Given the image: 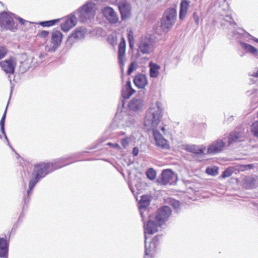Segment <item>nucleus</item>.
Instances as JSON below:
<instances>
[{"label":"nucleus","instance_id":"obj_1","mask_svg":"<svg viewBox=\"0 0 258 258\" xmlns=\"http://www.w3.org/2000/svg\"><path fill=\"white\" fill-rule=\"evenodd\" d=\"M70 158V157H62L51 163L42 162L35 165L32 174V177L29 184L28 196L30 195L31 190L40 179L45 177L49 172L69 164L70 163L67 161Z\"/></svg>","mask_w":258,"mask_h":258},{"label":"nucleus","instance_id":"obj_2","mask_svg":"<svg viewBox=\"0 0 258 258\" xmlns=\"http://www.w3.org/2000/svg\"><path fill=\"white\" fill-rule=\"evenodd\" d=\"M162 104L160 101L152 104L147 110L144 120V126L148 130H155L162 117Z\"/></svg>","mask_w":258,"mask_h":258},{"label":"nucleus","instance_id":"obj_3","mask_svg":"<svg viewBox=\"0 0 258 258\" xmlns=\"http://www.w3.org/2000/svg\"><path fill=\"white\" fill-rule=\"evenodd\" d=\"M63 37L62 34L58 30H54L52 32L50 43L48 44L42 45L40 47L41 52L36 55L39 60L36 62L39 64L42 62L47 55L48 53L54 52L60 46Z\"/></svg>","mask_w":258,"mask_h":258},{"label":"nucleus","instance_id":"obj_4","mask_svg":"<svg viewBox=\"0 0 258 258\" xmlns=\"http://www.w3.org/2000/svg\"><path fill=\"white\" fill-rule=\"evenodd\" d=\"M97 10L96 4L92 1H88L76 11L81 22L85 23L93 20Z\"/></svg>","mask_w":258,"mask_h":258},{"label":"nucleus","instance_id":"obj_5","mask_svg":"<svg viewBox=\"0 0 258 258\" xmlns=\"http://www.w3.org/2000/svg\"><path fill=\"white\" fill-rule=\"evenodd\" d=\"M177 17L176 11L174 8L167 9L161 20V28L164 31H168L174 25Z\"/></svg>","mask_w":258,"mask_h":258},{"label":"nucleus","instance_id":"obj_6","mask_svg":"<svg viewBox=\"0 0 258 258\" xmlns=\"http://www.w3.org/2000/svg\"><path fill=\"white\" fill-rule=\"evenodd\" d=\"M138 51L142 54H150L154 49V40L150 35L142 37L138 43Z\"/></svg>","mask_w":258,"mask_h":258},{"label":"nucleus","instance_id":"obj_7","mask_svg":"<svg viewBox=\"0 0 258 258\" xmlns=\"http://www.w3.org/2000/svg\"><path fill=\"white\" fill-rule=\"evenodd\" d=\"M171 210L168 206H164L160 208L155 216V222L159 226H162L166 222L171 215Z\"/></svg>","mask_w":258,"mask_h":258},{"label":"nucleus","instance_id":"obj_8","mask_svg":"<svg viewBox=\"0 0 258 258\" xmlns=\"http://www.w3.org/2000/svg\"><path fill=\"white\" fill-rule=\"evenodd\" d=\"M86 34V29L83 27H78L74 30L72 34L69 37L66 42V45L71 48L74 43L83 39Z\"/></svg>","mask_w":258,"mask_h":258},{"label":"nucleus","instance_id":"obj_9","mask_svg":"<svg viewBox=\"0 0 258 258\" xmlns=\"http://www.w3.org/2000/svg\"><path fill=\"white\" fill-rule=\"evenodd\" d=\"M17 64L16 59L13 57L0 62V66L7 74H13Z\"/></svg>","mask_w":258,"mask_h":258},{"label":"nucleus","instance_id":"obj_10","mask_svg":"<svg viewBox=\"0 0 258 258\" xmlns=\"http://www.w3.org/2000/svg\"><path fill=\"white\" fill-rule=\"evenodd\" d=\"M103 16L111 24L119 22V16L116 12L110 7H105L102 10Z\"/></svg>","mask_w":258,"mask_h":258},{"label":"nucleus","instance_id":"obj_11","mask_svg":"<svg viewBox=\"0 0 258 258\" xmlns=\"http://www.w3.org/2000/svg\"><path fill=\"white\" fill-rule=\"evenodd\" d=\"M159 244V239L157 236L154 237L149 244L145 240V258H151L155 253L156 248Z\"/></svg>","mask_w":258,"mask_h":258},{"label":"nucleus","instance_id":"obj_12","mask_svg":"<svg viewBox=\"0 0 258 258\" xmlns=\"http://www.w3.org/2000/svg\"><path fill=\"white\" fill-rule=\"evenodd\" d=\"M0 25L2 27L8 30L14 28V21L8 13L4 12L0 15Z\"/></svg>","mask_w":258,"mask_h":258},{"label":"nucleus","instance_id":"obj_13","mask_svg":"<svg viewBox=\"0 0 258 258\" xmlns=\"http://www.w3.org/2000/svg\"><path fill=\"white\" fill-rule=\"evenodd\" d=\"M75 13L69 16L65 19L64 22L61 23V29L64 32L69 31L72 28L76 26L78 22V18Z\"/></svg>","mask_w":258,"mask_h":258},{"label":"nucleus","instance_id":"obj_14","mask_svg":"<svg viewBox=\"0 0 258 258\" xmlns=\"http://www.w3.org/2000/svg\"><path fill=\"white\" fill-rule=\"evenodd\" d=\"M153 135L155 141L156 145L162 149H167L169 148L168 141L162 136L157 129L153 131Z\"/></svg>","mask_w":258,"mask_h":258},{"label":"nucleus","instance_id":"obj_15","mask_svg":"<svg viewBox=\"0 0 258 258\" xmlns=\"http://www.w3.org/2000/svg\"><path fill=\"white\" fill-rule=\"evenodd\" d=\"M177 180L175 174L170 169H166L162 171L161 182L163 184L169 183L171 184Z\"/></svg>","mask_w":258,"mask_h":258},{"label":"nucleus","instance_id":"obj_16","mask_svg":"<svg viewBox=\"0 0 258 258\" xmlns=\"http://www.w3.org/2000/svg\"><path fill=\"white\" fill-rule=\"evenodd\" d=\"M225 146V143L221 139L214 141L209 146L207 149V153L210 155H214L221 152Z\"/></svg>","mask_w":258,"mask_h":258},{"label":"nucleus","instance_id":"obj_17","mask_svg":"<svg viewBox=\"0 0 258 258\" xmlns=\"http://www.w3.org/2000/svg\"><path fill=\"white\" fill-rule=\"evenodd\" d=\"M125 47V40L123 37H122L119 44L118 51V59L121 68H122L124 66V63L126 60Z\"/></svg>","mask_w":258,"mask_h":258},{"label":"nucleus","instance_id":"obj_18","mask_svg":"<svg viewBox=\"0 0 258 258\" xmlns=\"http://www.w3.org/2000/svg\"><path fill=\"white\" fill-rule=\"evenodd\" d=\"M160 226L156 222H155L151 220H149L147 224L144 226V234L146 240L148 238L147 234L151 235L157 232L158 230V228Z\"/></svg>","mask_w":258,"mask_h":258},{"label":"nucleus","instance_id":"obj_19","mask_svg":"<svg viewBox=\"0 0 258 258\" xmlns=\"http://www.w3.org/2000/svg\"><path fill=\"white\" fill-rule=\"evenodd\" d=\"M144 105V101L140 97H136L133 98L128 104V108L134 111L142 109Z\"/></svg>","mask_w":258,"mask_h":258},{"label":"nucleus","instance_id":"obj_20","mask_svg":"<svg viewBox=\"0 0 258 258\" xmlns=\"http://www.w3.org/2000/svg\"><path fill=\"white\" fill-rule=\"evenodd\" d=\"M182 149L189 152H191L197 155L204 154L206 150V147L203 145L198 146L195 145L188 144L183 145Z\"/></svg>","mask_w":258,"mask_h":258},{"label":"nucleus","instance_id":"obj_21","mask_svg":"<svg viewBox=\"0 0 258 258\" xmlns=\"http://www.w3.org/2000/svg\"><path fill=\"white\" fill-rule=\"evenodd\" d=\"M258 185L257 177L255 175L248 176L244 178L243 186L247 189L256 188Z\"/></svg>","mask_w":258,"mask_h":258},{"label":"nucleus","instance_id":"obj_22","mask_svg":"<svg viewBox=\"0 0 258 258\" xmlns=\"http://www.w3.org/2000/svg\"><path fill=\"white\" fill-rule=\"evenodd\" d=\"M134 82L139 88H144L148 84L147 78L145 75L139 74L135 77Z\"/></svg>","mask_w":258,"mask_h":258},{"label":"nucleus","instance_id":"obj_23","mask_svg":"<svg viewBox=\"0 0 258 258\" xmlns=\"http://www.w3.org/2000/svg\"><path fill=\"white\" fill-rule=\"evenodd\" d=\"M119 9L122 20L126 19L130 15L131 7L128 3L123 2L119 5Z\"/></svg>","mask_w":258,"mask_h":258},{"label":"nucleus","instance_id":"obj_24","mask_svg":"<svg viewBox=\"0 0 258 258\" xmlns=\"http://www.w3.org/2000/svg\"><path fill=\"white\" fill-rule=\"evenodd\" d=\"M150 202V197L149 196H142L141 200L139 203V208L141 211V215L143 218V210H145L146 208L149 205Z\"/></svg>","mask_w":258,"mask_h":258},{"label":"nucleus","instance_id":"obj_25","mask_svg":"<svg viewBox=\"0 0 258 258\" xmlns=\"http://www.w3.org/2000/svg\"><path fill=\"white\" fill-rule=\"evenodd\" d=\"M8 244L7 240L3 238H0V257L8 258Z\"/></svg>","mask_w":258,"mask_h":258},{"label":"nucleus","instance_id":"obj_26","mask_svg":"<svg viewBox=\"0 0 258 258\" xmlns=\"http://www.w3.org/2000/svg\"><path fill=\"white\" fill-rule=\"evenodd\" d=\"M149 67L150 68L149 74L150 77L157 78L159 76V70L161 69L160 66L153 62H150L149 64Z\"/></svg>","mask_w":258,"mask_h":258},{"label":"nucleus","instance_id":"obj_27","mask_svg":"<svg viewBox=\"0 0 258 258\" xmlns=\"http://www.w3.org/2000/svg\"><path fill=\"white\" fill-rule=\"evenodd\" d=\"M240 45L241 47L246 52L250 53L251 54L256 56L258 55V50L257 49L253 47V46L243 42H240Z\"/></svg>","mask_w":258,"mask_h":258},{"label":"nucleus","instance_id":"obj_28","mask_svg":"<svg viewBox=\"0 0 258 258\" xmlns=\"http://www.w3.org/2000/svg\"><path fill=\"white\" fill-rule=\"evenodd\" d=\"M134 92L135 90L132 88L131 82L130 81H127L122 90V97L124 98H128Z\"/></svg>","mask_w":258,"mask_h":258},{"label":"nucleus","instance_id":"obj_29","mask_svg":"<svg viewBox=\"0 0 258 258\" xmlns=\"http://www.w3.org/2000/svg\"><path fill=\"white\" fill-rule=\"evenodd\" d=\"M189 2L187 0H182L180 4V9L179 13V18L182 19L185 16L188 6Z\"/></svg>","mask_w":258,"mask_h":258},{"label":"nucleus","instance_id":"obj_30","mask_svg":"<svg viewBox=\"0 0 258 258\" xmlns=\"http://www.w3.org/2000/svg\"><path fill=\"white\" fill-rule=\"evenodd\" d=\"M7 110V106L6 108V109H5V111L4 112V114H3V116H2V119H1V120L0 121L1 130L2 133L5 136V139L7 141L8 145L10 146V148H11L12 149V150L13 151H14V150L13 149V148L10 145V143L9 142L8 138H7V136L6 135V133L5 132V119H6Z\"/></svg>","mask_w":258,"mask_h":258},{"label":"nucleus","instance_id":"obj_31","mask_svg":"<svg viewBox=\"0 0 258 258\" xmlns=\"http://www.w3.org/2000/svg\"><path fill=\"white\" fill-rule=\"evenodd\" d=\"M242 136L239 132H234L230 134L229 139V144H231L235 142L242 141Z\"/></svg>","mask_w":258,"mask_h":258},{"label":"nucleus","instance_id":"obj_32","mask_svg":"<svg viewBox=\"0 0 258 258\" xmlns=\"http://www.w3.org/2000/svg\"><path fill=\"white\" fill-rule=\"evenodd\" d=\"M147 177L150 180H154L156 176V172L153 168H149L146 172Z\"/></svg>","mask_w":258,"mask_h":258},{"label":"nucleus","instance_id":"obj_33","mask_svg":"<svg viewBox=\"0 0 258 258\" xmlns=\"http://www.w3.org/2000/svg\"><path fill=\"white\" fill-rule=\"evenodd\" d=\"M239 37H241L242 36H243L244 37V40L246 41L250 42V39H252L255 42L258 43V39L251 36L248 33H245L243 35L239 34Z\"/></svg>","mask_w":258,"mask_h":258},{"label":"nucleus","instance_id":"obj_34","mask_svg":"<svg viewBox=\"0 0 258 258\" xmlns=\"http://www.w3.org/2000/svg\"><path fill=\"white\" fill-rule=\"evenodd\" d=\"M59 21V19H55L50 21H44L41 22L40 25L43 27H49L54 25L56 22Z\"/></svg>","mask_w":258,"mask_h":258},{"label":"nucleus","instance_id":"obj_35","mask_svg":"<svg viewBox=\"0 0 258 258\" xmlns=\"http://www.w3.org/2000/svg\"><path fill=\"white\" fill-rule=\"evenodd\" d=\"M206 172L209 175L215 176L217 174H218V169L214 167H208L206 169Z\"/></svg>","mask_w":258,"mask_h":258},{"label":"nucleus","instance_id":"obj_36","mask_svg":"<svg viewBox=\"0 0 258 258\" xmlns=\"http://www.w3.org/2000/svg\"><path fill=\"white\" fill-rule=\"evenodd\" d=\"M251 130L253 135L258 138V121L252 124Z\"/></svg>","mask_w":258,"mask_h":258},{"label":"nucleus","instance_id":"obj_37","mask_svg":"<svg viewBox=\"0 0 258 258\" xmlns=\"http://www.w3.org/2000/svg\"><path fill=\"white\" fill-rule=\"evenodd\" d=\"M117 37L116 36L111 35L108 36V41L112 46H115L117 43Z\"/></svg>","mask_w":258,"mask_h":258},{"label":"nucleus","instance_id":"obj_38","mask_svg":"<svg viewBox=\"0 0 258 258\" xmlns=\"http://www.w3.org/2000/svg\"><path fill=\"white\" fill-rule=\"evenodd\" d=\"M253 167V164H247V165H240L238 167V170L241 171H244L247 170L251 169Z\"/></svg>","mask_w":258,"mask_h":258},{"label":"nucleus","instance_id":"obj_39","mask_svg":"<svg viewBox=\"0 0 258 258\" xmlns=\"http://www.w3.org/2000/svg\"><path fill=\"white\" fill-rule=\"evenodd\" d=\"M233 172L232 168H228L225 170L222 173V176L223 178H226L230 176Z\"/></svg>","mask_w":258,"mask_h":258},{"label":"nucleus","instance_id":"obj_40","mask_svg":"<svg viewBox=\"0 0 258 258\" xmlns=\"http://www.w3.org/2000/svg\"><path fill=\"white\" fill-rule=\"evenodd\" d=\"M131 139L128 137H125L121 140V144L124 148H126L129 145Z\"/></svg>","mask_w":258,"mask_h":258},{"label":"nucleus","instance_id":"obj_41","mask_svg":"<svg viewBox=\"0 0 258 258\" xmlns=\"http://www.w3.org/2000/svg\"><path fill=\"white\" fill-rule=\"evenodd\" d=\"M7 50L5 47L0 46V59L5 57L7 54Z\"/></svg>","mask_w":258,"mask_h":258},{"label":"nucleus","instance_id":"obj_42","mask_svg":"<svg viewBox=\"0 0 258 258\" xmlns=\"http://www.w3.org/2000/svg\"><path fill=\"white\" fill-rule=\"evenodd\" d=\"M224 20L229 22L230 25H236V23L233 21V19L230 16L226 15L224 18Z\"/></svg>","mask_w":258,"mask_h":258},{"label":"nucleus","instance_id":"obj_43","mask_svg":"<svg viewBox=\"0 0 258 258\" xmlns=\"http://www.w3.org/2000/svg\"><path fill=\"white\" fill-rule=\"evenodd\" d=\"M136 64L135 62H132L130 65L129 68L127 71L128 75H130L133 71L136 69Z\"/></svg>","mask_w":258,"mask_h":258},{"label":"nucleus","instance_id":"obj_44","mask_svg":"<svg viewBox=\"0 0 258 258\" xmlns=\"http://www.w3.org/2000/svg\"><path fill=\"white\" fill-rule=\"evenodd\" d=\"M170 204L175 209H178L179 207V202L178 201L172 200L170 201Z\"/></svg>","mask_w":258,"mask_h":258},{"label":"nucleus","instance_id":"obj_45","mask_svg":"<svg viewBox=\"0 0 258 258\" xmlns=\"http://www.w3.org/2000/svg\"><path fill=\"white\" fill-rule=\"evenodd\" d=\"M193 19L195 22V23L198 25L199 23V21H200V18H199V17L198 15V14L196 12H195L194 14H193Z\"/></svg>","mask_w":258,"mask_h":258},{"label":"nucleus","instance_id":"obj_46","mask_svg":"<svg viewBox=\"0 0 258 258\" xmlns=\"http://www.w3.org/2000/svg\"><path fill=\"white\" fill-rule=\"evenodd\" d=\"M127 37H128V42L134 41L133 34L131 31H130V33L128 34Z\"/></svg>","mask_w":258,"mask_h":258},{"label":"nucleus","instance_id":"obj_47","mask_svg":"<svg viewBox=\"0 0 258 258\" xmlns=\"http://www.w3.org/2000/svg\"><path fill=\"white\" fill-rule=\"evenodd\" d=\"M107 145L108 146H111L114 148H116V149H119L120 148V146L118 144H112L111 143H107Z\"/></svg>","mask_w":258,"mask_h":258},{"label":"nucleus","instance_id":"obj_48","mask_svg":"<svg viewBox=\"0 0 258 258\" xmlns=\"http://www.w3.org/2000/svg\"><path fill=\"white\" fill-rule=\"evenodd\" d=\"M139 149L137 147H134L133 150V154L134 156H136L139 154Z\"/></svg>","mask_w":258,"mask_h":258},{"label":"nucleus","instance_id":"obj_49","mask_svg":"<svg viewBox=\"0 0 258 258\" xmlns=\"http://www.w3.org/2000/svg\"><path fill=\"white\" fill-rule=\"evenodd\" d=\"M141 186H142V185L140 183H139L135 185V187H136V189L137 190H138L139 192L141 191V190L142 189V188Z\"/></svg>","mask_w":258,"mask_h":258},{"label":"nucleus","instance_id":"obj_50","mask_svg":"<svg viewBox=\"0 0 258 258\" xmlns=\"http://www.w3.org/2000/svg\"><path fill=\"white\" fill-rule=\"evenodd\" d=\"M18 20L20 23H21V24H24V23L26 22L25 20H23L22 18L20 17H18Z\"/></svg>","mask_w":258,"mask_h":258},{"label":"nucleus","instance_id":"obj_51","mask_svg":"<svg viewBox=\"0 0 258 258\" xmlns=\"http://www.w3.org/2000/svg\"><path fill=\"white\" fill-rule=\"evenodd\" d=\"M251 76L254 77H258V70L254 71L251 74Z\"/></svg>","mask_w":258,"mask_h":258},{"label":"nucleus","instance_id":"obj_52","mask_svg":"<svg viewBox=\"0 0 258 258\" xmlns=\"http://www.w3.org/2000/svg\"><path fill=\"white\" fill-rule=\"evenodd\" d=\"M129 42V45H130V47L132 48L134 46V41H131V42Z\"/></svg>","mask_w":258,"mask_h":258},{"label":"nucleus","instance_id":"obj_53","mask_svg":"<svg viewBox=\"0 0 258 258\" xmlns=\"http://www.w3.org/2000/svg\"><path fill=\"white\" fill-rule=\"evenodd\" d=\"M238 34V33L233 32V36L235 38H238V36H237V35Z\"/></svg>","mask_w":258,"mask_h":258},{"label":"nucleus","instance_id":"obj_54","mask_svg":"<svg viewBox=\"0 0 258 258\" xmlns=\"http://www.w3.org/2000/svg\"><path fill=\"white\" fill-rule=\"evenodd\" d=\"M130 189H131L133 193L134 194L135 192V189L131 186H130Z\"/></svg>","mask_w":258,"mask_h":258},{"label":"nucleus","instance_id":"obj_55","mask_svg":"<svg viewBox=\"0 0 258 258\" xmlns=\"http://www.w3.org/2000/svg\"><path fill=\"white\" fill-rule=\"evenodd\" d=\"M160 129H161V130L163 132H164V131H165V127H164L162 126V127H161Z\"/></svg>","mask_w":258,"mask_h":258},{"label":"nucleus","instance_id":"obj_56","mask_svg":"<svg viewBox=\"0 0 258 258\" xmlns=\"http://www.w3.org/2000/svg\"><path fill=\"white\" fill-rule=\"evenodd\" d=\"M43 35H45V36L47 35L48 34V32H46V31H43Z\"/></svg>","mask_w":258,"mask_h":258}]
</instances>
